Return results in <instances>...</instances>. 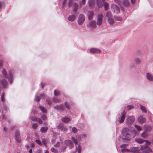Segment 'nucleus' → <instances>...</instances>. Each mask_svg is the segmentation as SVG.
I'll list each match as a JSON object with an SVG mask.
<instances>
[{
    "label": "nucleus",
    "instance_id": "nucleus-31",
    "mask_svg": "<svg viewBox=\"0 0 153 153\" xmlns=\"http://www.w3.org/2000/svg\"><path fill=\"white\" fill-rule=\"evenodd\" d=\"M89 5L91 7H93L94 5V2L93 0H90L88 1Z\"/></svg>",
    "mask_w": 153,
    "mask_h": 153
},
{
    "label": "nucleus",
    "instance_id": "nucleus-39",
    "mask_svg": "<svg viewBox=\"0 0 153 153\" xmlns=\"http://www.w3.org/2000/svg\"><path fill=\"white\" fill-rule=\"evenodd\" d=\"M72 131L74 133H76L78 131V129L76 128L73 127L72 128Z\"/></svg>",
    "mask_w": 153,
    "mask_h": 153
},
{
    "label": "nucleus",
    "instance_id": "nucleus-40",
    "mask_svg": "<svg viewBox=\"0 0 153 153\" xmlns=\"http://www.w3.org/2000/svg\"><path fill=\"white\" fill-rule=\"evenodd\" d=\"M114 18L115 20L118 21H120L122 20V18L120 17L116 16H114Z\"/></svg>",
    "mask_w": 153,
    "mask_h": 153
},
{
    "label": "nucleus",
    "instance_id": "nucleus-50",
    "mask_svg": "<svg viewBox=\"0 0 153 153\" xmlns=\"http://www.w3.org/2000/svg\"><path fill=\"white\" fill-rule=\"evenodd\" d=\"M46 103L47 105H50L51 104V101L49 99H48L46 101Z\"/></svg>",
    "mask_w": 153,
    "mask_h": 153
},
{
    "label": "nucleus",
    "instance_id": "nucleus-34",
    "mask_svg": "<svg viewBox=\"0 0 153 153\" xmlns=\"http://www.w3.org/2000/svg\"><path fill=\"white\" fill-rule=\"evenodd\" d=\"M140 108L143 112L144 113L146 112V108L144 106L140 105Z\"/></svg>",
    "mask_w": 153,
    "mask_h": 153
},
{
    "label": "nucleus",
    "instance_id": "nucleus-52",
    "mask_svg": "<svg viewBox=\"0 0 153 153\" xmlns=\"http://www.w3.org/2000/svg\"><path fill=\"white\" fill-rule=\"evenodd\" d=\"M31 119L33 121H36L37 120V118L36 117H31Z\"/></svg>",
    "mask_w": 153,
    "mask_h": 153
},
{
    "label": "nucleus",
    "instance_id": "nucleus-33",
    "mask_svg": "<svg viewBox=\"0 0 153 153\" xmlns=\"http://www.w3.org/2000/svg\"><path fill=\"white\" fill-rule=\"evenodd\" d=\"M115 3L121 6L123 4L121 0H114Z\"/></svg>",
    "mask_w": 153,
    "mask_h": 153
},
{
    "label": "nucleus",
    "instance_id": "nucleus-7",
    "mask_svg": "<svg viewBox=\"0 0 153 153\" xmlns=\"http://www.w3.org/2000/svg\"><path fill=\"white\" fill-rule=\"evenodd\" d=\"M111 9L112 10L116 13H118L120 12V9L119 7L115 4H112L111 5Z\"/></svg>",
    "mask_w": 153,
    "mask_h": 153
},
{
    "label": "nucleus",
    "instance_id": "nucleus-59",
    "mask_svg": "<svg viewBox=\"0 0 153 153\" xmlns=\"http://www.w3.org/2000/svg\"><path fill=\"white\" fill-rule=\"evenodd\" d=\"M35 146V144L33 143H32L30 145V146L31 147H33Z\"/></svg>",
    "mask_w": 153,
    "mask_h": 153
},
{
    "label": "nucleus",
    "instance_id": "nucleus-38",
    "mask_svg": "<svg viewBox=\"0 0 153 153\" xmlns=\"http://www.w3.org/2000/svg\"><path fill=\"white\" fill-rule=\"evenodd\" d=\"M151 127L150 126H146V127L145 128L146 130L148 131H150L151 130Z\"/></svg>",
    "mask_w": 153,
    "mask_h": 153
},
{
    "label": "nucleus",
    "instance_id": "nucleus-48",
    "mask_svg": "<svg viewBox=\"0 0 153 153\" xmlns=\"http://www.w3.org/2000/svg\"><path fill=\"white\" fill-rule=\"evenodd\" d=\"M40 97H39L38 96L36 95V96L35 98V100L37 101H39L40 100Z\"/></svg>",
    "mask_w": 153,
    "mask_h": 153
},
{
    "label": "nucleus",
    "instance_id": "nucleus-44",
    "mask_svg": "<svg viewBox=\"0 0 153 153\" xmlns=\"http://www.w3.org/2000/svg\"><path fill=\"white\" fill-rule=\"evenodd\" d=\"M61 130L64 132H66L67 131L68 129L67 127L63 126Z\"/></svg>",
    "mask_w": 153,
    "mask_h": 153
},
{
    "label": "nucleus",
    "instance_id": "nucleus-43",
    "mask_svg": "<svg viewBox=\"0 0 153 153\" xmlns=\"http://www.w3.org/2000/svg\"><path fill=\"white\" fill-rule=\"evenodd\" d=\"M127 109L128 110H130L134 108V107L131 105H129L127 106Z\"/></svg>",
    "mask_w": 153,
    "mask_h": 153
},
{
    "label": "nucleus",
    "instance_id": "nucleus-13",
    "mask_svg": "<svg viewBox=\"0 0 153 153\" xmlns=\"http://www.w3.org/2000/svg\"><path fill=\"white\" fill-rule=\"evenodd\" d=\"M65 143L70 147L73 148L74 147V145L73 143L70 140H67L65 141Z\"/></svg>",
    "mask_w": 153,
    "mask_h": 153
},
{
    "label": "nucleus",
    "instance_id": "nucleus-57",
    "mask_svg": "<svg viewBox=\"0 0 153 153\" xmlns=\"http://www.w3.org/2000/svg\"><path fill=\"white\" fill-rule=\"evenodd\" d=\"M97 4H98V7H101L102 6V5L101 4H99V1H98V0H97Z\"/></svg>",
    "mask_w": 153,
    "mask_h": 153
},
{
    "label": "nucleus",
    "instance_id": "nucleus-24",
    "mask_svg": "<svg viewBox=\"0 0 153 153\" xmlns=\"http://www.w3.org/2000/svg\"><path fill=\"white\" fill-rule=\"evenodd\" d=\"M78 5L76 3H75L74 4L73 6V10L74 12H76L78 9Z\"/></svg>",
    "mask_w": 153,
    "mask_h": 153
},
{
    "label": "nucleus",
    "instance_id": "nucleus-2",
    "mask_svg": "<svg viewBox=\"0 0 153 153\" xmlns=\"http://www.w3.org/2000/svg\"><path fill=\"white\" fill-rule=\"evenodd\" d=\"M80 137L79 136H76V137H72L71 139L76 145V152H78V153H81V148L79 145L77 144L78 142L80 140Z\"/></svg>",
    "mask_w": 153,
    "mask_h": 153
},
{
    "label": "nucleus",
    "instance_id": "nucleus-17",
    "mask_svg": "<svg viewBox=\"0 0 153 153\" xmlns=\"http://www.w3.org/2000/svg\"><path fill=\"white\" fill-rule=\"evenodd\" d=\"M88 19L90 20H92L94 16V13L92 11H88L87 13Z\"/></svg>",
    "mask_w": 153,
    "mask_h": 153
},
{
    "label": "nucleus",
    "instance_id": "nucleus-61",
    "mask_svg": "<svg viewBox=\"0 0 153 153\" xmlns=\"http://www.w3.org/2000/svg\"><path fill=\"white\" fill-rule=\"evenodd\" d=\"M41 84V87L42 88H43V86L44 85V83H43V82H42Z\"/></svg>",
    "mask_w": 153,
    "mask_h": 153
},
{
    "label": "nucleus",
    "instance_id": "nucleus-62",
    "mask_svg": "<svg viewBox=\"0 0 153 153\" xmlns=\"http://www.w3.org/2000/svg\"><path fill=\"white\" fill-rule=\"evenodd\" d=\"M131 2L132 3H134L135 2L136 0H131Z\"/></svg>",
    "mask_w": 153,
    "mask_h": 153
},
{
    "label": "nucleus",
    "instance_id": "nucleus-55",
    "mask_svg": "<svg viewBox=\"0 0 153 153\" xmlns=\"http://www.w3.org/2000/svg\"><path fill=\"white\" fill-rule=\"evenodd\" d=\"M53 101L55 102H58L59 101V99H57L56 98H54L53 99Z\"/></svg>",
    "mask_w": 153,
    "mask_h": 153
},
{
    "label": "nucleus",
    "instance_id": "nucleus-9",
    "mask_svg": "<svg viewBox=\"0 0 153 153\" xmlns=\"http://www.w3.org/2000/svg\"><path fill=\"white\" fill-rule=\"evenodd\" d=\"M135 141L137 143L141 144L142 143L144 142L147 145H149L150 143V142L148 141L147 140H143L141 139H136L135 140Z\"/></svg>",
    "mask_w": 153,
    "mask_h": 153
},
{
    "label": "nucleus",
    "instance_id": "nucleus-63",
    "mask_svg": "<svg viewBox=\"0 0 153 153\" xmlns=\"http://www.w3.org/2000/svg\"><path fill=\"white\" fill-rule=\"evenodd\" d=\"M85 0H82V3L83 4H85Z\"/></svg>",
    "mask_w": 153,
    "mask_h": 153
},
{
    "label": "nucleus",
    "instance_id": "nucleus-47",
    "mask_svg": "<svg viewBox=\"0 0 153 153\" xmlns=\"http://www.w3.org/2000/svg\"><path fill=\"white\" fill-rule=\"evenodd\" d=\"M4 96L5 95L4 93H3L1 95V100L3 101L5 100Z\"/></svg>",
    "mask_w": 153,
    "mask_h": 153
},
{
    "label": "nucleus",
    "instance_id": "nucleus-15",
    "mask_svg": "<svg viewBox=\"0 0 153 153\" xmlns=\"http://www.w3.org/2000/svg\"><path fill=\"white\" fill-rule=\"evenodd\" d=\"M90 52L92 53H101V51L97 48H91L90 49Z\"/></svg>",
    "mask_w": 153,
    "mask_h": 153
},
{
    "label": "nucleus",
    "instance_id": "nucleus-53",
    "mask_svg": "<svg viewBox=\"0 0 153 153\" xmlns=\"http://www.w3.org/2000/svg\"><path fill=\"white\" fill-rule=\"evenodd\" d=\"M42 119L45 121H46L47 120V118L45 115H43L42 117Z\"/></svg>",
    "mask_w": 153,
    "mask_h": 153
},
{
    "label": "nucleus",
    "instance_id": "nucleus-41",
    "mask_svg": "<svg viewBox=\"0 0 153 153\" xmlns=\"http://www.w3.org/2000/svg\"><path fill=\"white\" fill-rule=\"evenodd\" d=\"M63 126V124L62 123H60L59 125L58 126L57 128L58 129H62Z\"/></svg>",
    "mask_w": 153,
    "mask_h": 153
},
{
    "label": "nucleus",
    "instance_id": "nucleus-25",
    "mask_svg": "<svg viewBox=\"0 0 153 153\" xmlns=\"http://www.w3.org/2000/svg\"><path fill=\"white\" fill-rule=\"evenodd\" d=\"M1 83L4 87H5L7 84V81L5 79H3L1 80Z\"/></svg>",
    "mask_w": 153,
    "mask_h": 153
},
{
    "label": "nucleus",
    "instance_id": "nucleus-28",
    "mask_svg": "<svg viewBox=\"0 0 153 153\" xmlns=\"http://www.w3.org/2000/svg\"><path fill=\"white\" fill-rule=\"evenodd\" d=\"M112 15L110 11H107L106 13V16L108 18H112Z\"/></svg>",
    "mask_w": 153,
    "mask_h": 153
},
{
    "label": "nucleus",
    "instance_id": "nucleus-37",
    "mask_svg": "<svg viewBox=\"0 0 153 153\" xmlns=\"http://www.w3.org/2000/svg\"><path fill=\"white\" fill-rule=\"evenodd\" d=\"M64 107L65 108H67V109H68L69 107V104L67 102H65L64 105Z\"/></svg>",
    "mask_w": 153,
    "mask_h": 153
},
{
    "label": "nucleus",
    "instance_id": "nucleus-29",
    "mask_svg": "<svg viewBox=\"0 0 153 153\" xmlns=\"http://www.w3.org/2000/svg\"><path fill=\"white\" fill-rule=\"evenodd\" d=\"M103 4L105 10H107L108 8V4L107 2H104V3H103Z\"/></svg>",
    "mask_w": 153,
    "mask_h": 153
},
{
    "label": "nucleus",
    "instance_id": "nucleus-4",
    "mask_svg": "<svg viewBox=\"0 0 153 153\" xmlns=\"http://www.w3.org/2000/svg\"><path fill=\"white\" fill-rule=\"evenodd\" d=\"M73 2V0H70L68 2L65 0L63 2L62 7L63 8H69L72 4Z\"/></svg>",
    "mask_w": 153,
    "mask_h": 153
},
{
    "label": "nucleus",
    "instance_id": "nucleus-11",
    "mask_svg": "<svg viewBox=\"0 0 153 153\" xmlns=\"http://www.w3.org/2000/svg\"><path fill=\"white\" fill-rule=\"evenodd\" d=\"M146 78L148 80L151 82H153V75L149 72L147 73L146 74Z\"/></svg>",
    "mask_w": 153,
    "mask_h": 153
},
{
    "label": "nucleus",
    "instance_id": "nucleus-64",
    "mask_svg": "<svg viewBox=\"0 0 153 153\" xmlns=\"http://www.w3.org/2000/svg\"><path fill=\"white\" fill-rule=\"evenodd\" d=\"M45 153H49V152L48 150H46L45 151Z\"/></svg>",
    "mask_w": 153,
    "mask_h": 153
},
{
    "label": "nucleus",
    "instance_id": "nucleus-1",
    "mask_svg": "<svg viewBox=\"0 0 153 153\" xmlns=\"http://www.w3.org/2000/svg\"><path fill=\"white\" fill-rule=\"evenodd\" d=\"M122 134L123 136L130 139L134 138L136 135V133H134L133 135H132L129 128H127L123 129Z\"/></svg>",
    "mask_w": 153,
    "mask_h": 153
},
{
    "label": "nucleus",
    "instance_id": "nucleus-21",
    "mask_svg": "<svg viewBox=\"0 0 153 153\" xmlns=\"http://www.w3.org/2000/svg\"><path fill=\"white\" fill-rule=\"evenodd\" d=\"M48 129V127L47 126H45L42 127L40 130L41 132L42 133L46 132Z\"/></svg>",
    "mask_w": 153,
    "mask_h": 153
},
{
    "label": "nucleus",
    "instance_id": "nucleus-32",
    "mask_svg": "<svg viewBox=\"0 0 153 153\" xmlns=\"http://www.w3.org/2000/svg\"><path fill=\"white\" fill-rule=\"evenodd\" d=\"M54 94L56 96H59L60 95V92L57 90L54 91Z\"/></svg>",
    "mask_w": 153,
    "mask_h": 153
},
{
    "label": "nucleus",
    "instance_id": "nucleus-27",
    "mask_svg": "<svg viewBox=\"0 0 153 153\" xmlns=\"http://www.w3.org/2000/svg\"><path fill=\"white\" fill-rule=\"evenodd\" d=\"M62 121L64 122L68 123L70 121V119L68 117H64L62 119Z\"/></svg>",
    "mask_w": 153,
    "mask_h": 153
},
{
    "label": "nucleus",
    "instance_id": "nucleus-14",
    "mask_svg": "<svg viewBox=\"0 0 153 153\" xmlns=\"http://www.w3.org/2000/svg\"><path fill=\"white\" fill-rule=\"evenodd\" d=\"M130 152H137L139 151V149L137 147H133L130 148Z\"/></svg>",
    "mask_w": 153,
    "mask_h": 153
},
{
    "label": "nucleus",
    "instance_id": "nucleus-22",
    "mask_svg": "<svg viewBox=\"0 0 153 153\" xmlns=\"http://www.w3.org/2000/svg\"><path fill=\"white\" fill-rule=\"evenodd\" d=\"M125 114L126 112L125 111H124L123 112L122 114V115L121 117V119L120 121V123H121L123 122L125 119Z\"/></svg>",
    "mask_w": 153,
    "mask_h": 153
},
{
    "label": "nucleus",
    "instance_id": "nucleus-5",
    "mask_svg": "<svg viewBox=\"0 0 153 153\" xmlns=\"http://www.w3.org/2000/svg\"><path fill=\"white\" fill-rule=\"evenodd\" d=\"M85 16L83 14L79 15L78 19V24L79 25H82L85 20Z\"/></svg>",
    "mask_w": 153,
    "mask_h": 153
},
{
    "label": "nucleus",
    "instance_id": "nucleus-60",
    "mask_svg": "<svg viewBox=\"0 0 153 153\" xmlns=\"http://www.w3.org/2000/svg\"><path fill=\"white\" fill-rule=\"evenodd\" d=\"M32 112L34 114H36V112H37V111H36L35 110H33V111H32Z\"/></svg>",
    "mask_w": 153,
    "mask_h": 153
},
{
    "label": "nucleus",
    "instance_id": "nucleus-18",
    "mask_svg": "<svg viewBox=\"0 0 153 153\" xmlns=\"http://www.w3.org/2000/svg\"><path fill=\"white\" fill-rule=\"evenodd\" d=\"M76 18V16L74 15H72L69 16L68 18V20L71 22L74 21Z\"/></svg>",
    "mask_w": 153,
    "mask_h": 153
},
{
    "label": "nucleus",
    "instance_id": "nucleus-54",
    "mask_svg": "<svg viewBox=\"0 0 153 153\" xmlns=\"http://www.w3.org/2000/svg\"><path fill=\"white\" fill-rule=\"evenodd\" d=\"M36 142L39 145H41L42 143L41 142L38 140H36Z\"/></svg>",
    "mask_w": 153,
    "mask_h": 153
},
{
    "label": "nucleus",
    "instance_id": "nucleus-19",
    "mask_svg": "<svg viewBox=\"0 0 153 153\" xmlns=\"http://www.w3.org/2000/svg\"><path fill=\"white\" fill-rule=\"evenodd\" d=\"M138 120L139 122L141 123L142 124H143L146 121V119L141 116H140L138 117Z\"/></svg>",
    "mask_w": 153,
    "mask_h": 153
},
{
    "label": "nucleus",
    "instance_id": "nucleus-8",
    "mask_svg": "<svg viewBox=\"0 0 153 153\" xmlns=\"http://www.w3.org/2000/svg\"><path fill=\"white\" fill-rule=\"evenodd\" d=\"M103 18V16L102 14H100L98 16V18L97 21V24L98 25H101Z\"/></svg>",
    "mask_w": 153,
    "mask_h": 153
},
{
    "label": "nucleus",
    "instance_id": "nucleus-46",
    "mask_svg": "<svg viewBox=\"0 0 153 153\" xmlns=\"http://www.w3.org/2000/svg\"><path fill=\"white\" fill-rule=\"evenodd\" d=\"M135 127L139 131H140L141 130V128L139 126L135 125Z\"/></svg>",
    "mask_w": 153,
    "mask_h": 153
},
{
    "label": "nucleus",
    "instance_id": "nucleus-3",
    "mask_svg": "<svg viewBox=\"0 0 153 153\" xmlns=\"http://www.w3.org/2000/svg\"><path fill=\"white\" fill-rule=\"evenodd\" d=\"M2 73L3 74L5 77H7L8 78L10 82H12L13 76L12 74V73L10 71L9 74L8 76L7 75L6 71L5 69H3Z\"/></svg>",
    "mask_w": 153,
    "mask_h": 153
},
{
    "label": "nucleus",
    "instance_id": "nucleus-42",
    "mask_svg": "<svg viewBox=\"0 0 153 153\" xmlns=\"http://www.w3.org/2000/svg\"><path fill=\"white\" fill-rule=\"evenodd\" d=\"M66 149V146H62L60 148L59 150L60 151L62 152L65 150Z\"/></svg>",
    "mask_w": 153,
    "mask_h": 153
},
{
    "label": "nucleus",
    "instance_id": "nucleus-51",
    "mask_svg": "<svg viewBox=\"0 0 153 153\" xmlns=\"http://www.w3.org/2000/svg\"><path fill=\"white\" fill-rule=\"evenodd\" d=\"M3 65V61L1 59H0V67H2Z\"/></svg>",
    "mask_w": 153,
    "mask_h": 153
},
{
    "label": "nucleus",
    "instance_id": "nucleus-49",
    "mask_svg": "<svg viewBox=\"0 0 153 153\" xmlns=\"http://www.w3.org/2000/svg\"><path fill=\"white\" fill-rule=\"evenodd\" d=\"M38 127V125L36 123H35L32 125V127L33 128L36 129Z\"/></svg>",
    "mask_w": 153,
    "mask_h": 153
},
{
    "label": "nucleus",
    "instance_id": "nucleus-26",
    "mask_svg": "<svg viewBox=\"0 0 153 153\" xmlns=\"http://www.w3.org/2000/svg\"><path fill=\"white\" fill-rule=\"evenodd\" d=\"M134 62L136 64H139L141 63V60L139 58L136 57L134 59Z\"/></svg>",
    "mask_w": 153,
    "mask_h": 153
},
{
    "label": "nucleus",
    "instance_id": "nucleus-36",
    "mask_svg": "<svg viewBox=\"0 0 153 153\" xmlns=\"http://www.w3.org/2000/svg\"><path fill=\"white\" fill-rule=\"evenodd\" d=\"M40 109L43 112L45 113L46 112V110L44 107L42 106H40L39 107Z\"/></svg>",
    "mask_w": 153,
    "mask_h": 153
},
{
    "label": "nucleus",
    "instance_id": "nucleus-56",
    "mask_svg": "<svg viewBox=\"0 0 153 153\" xmlns=\"http://www.w3.org/2000/svg\"><path fill=\"white\" fill-rule=\"evenodd\" d=\"M37 120L39 123H40V124H42V120H41L40 119H38Z\"/></svg>",
    "mask_w": 153,
    "mask_h": 153
},
{
    "label": "nucleus",
    "instance_id": "nucleus-23",
    "mask_svg": "<svg viewBox=\"0 0 153 153\" xmlns=\"http://www.w3.org/2000/svg\"><path fill=\"white\" fill-rule=\"evenodd\" d=\"M122 3L125 6H128L129 5V2L128 0H123Z\"/></svg>",
    "mask_w": 153,
    "mask_h": 153
},
{
    "label": "nucleus",
    "instance_id": "nucleus-20",
    "mask_svg": "<svg viewBox=\"0 0 153 153\" xmlns=\"http://www.w3.org/2000/svg\"><path fill=\"white\" fill-rule=\"evenodd\" d=\"M107 21L108 24L111 25H112L115 24L113 19L111 18H108Z\"/></svg>",
    "mask_w": 153,
    "mask_h": 153
},
{
    "label": "nucleus",
    "instance_id": "nucleus-30",
    "mask_svg": "<svg viewBox=\"0 0 153 153\" xmlns=\"http://www.w3.org/2000/svg\"><path fill=\"white\" fill-rule=\"evenodd\" d=\"M148 136V134L147 132H144L141 134V136L144 138H146Z\"/></svg>",
    "mask_w": 153,
    "mask_h": 153
},
{
    "label": "nucleus",
    "instance_id": "nucleus-16",
    "mask_svg": "<svg viewBox=\"0 0 153 153\" xmlns=\"http://www.w3.org/2000/svg\"><path fill=\"white\" fill-rule=\"evenodd\" d=\"M15 139L17 142H19L21 141L19 133L18 131H16V132Z\"/></svg>",
    "mask_w": 153,
    "mask_h": 153
},
{
    "label": "nucleus",
    "instance_id": "nucleus-6",
    "mask_svg": "<svg viewBox=\"0 0 153 153\" xmlns=\"http://www.w3.org/2000/svg\"><path fill=\"white\" fill-rule=\"evenodd\" d=\"M135 120V118L133 116H131L128 117L126 120V123L128 125H130L133 123Z\"/></svg>",
    "mask_w": 153,
    "mask_h": 153
},
{
    "label": "nucleus",
    "instance_id": "nucleus-12",
    "mask_svg": "<svg viewBox=\"0 0 153 153\" xmlns=\"http://www.w3.org/2000/svg\"><path fill=\"white\" fill-rule=\"evenodd\" d=\"M96 26V22L94 21H92L87 25V27L90 29H92Z\"/></svg>",
    "mask_w": 153,
    "mask_h": 153
},
{
    "label": "nucleus",
    "instance_id": "nucleus-10",
    "mask_svg": "<svg viewBox=\"0 0 153 153\" xmlns=\"http://www.w3.org/2000/svg\"><path fill=\"white\" fill-rule=\"evenodd\" d=\"M127 146V145L126 144H123L120 146V147L122 149L121 150V152H130V150L129 149L126 148V147Z\"/></svg>",
    "mask_w": 153,
    "mask_h": 153
},
{
    "label": "nucleus",
    "instance_id": "nucleus-58",
    "mask_svg": "<svg viewBox=\"0 0 153 153\" xmlns=\"http://www.w3.org/2000/svg\"><path fill=\"white\" fill-rule=\"evenodd\" d=\"M42 142L45 145L46 144V140L45 139H43L42 140Z\"/></svg>",
    "mask_w": 153,
    "mask_h": 153
},
{
    "label": "nucleus",
    "instance_id": "nucleus-45",
    "mask_svg": "<svg viewBox=\"0 0 153 153\" xmlns=\"http://www.w3.org/2000/svg\"><path fill=\"white\" fill-rule=\"evenodd\" d=\"M54 146L56 147H59L60 146V143L59 142H57V143L54 144Z\"/></svg>",
    "mask_w": 153,
    "mask_h": 153
},
{
    "label": "nucleus",
    "instance_id": "nucleus-35",
    "mask_svg": "<svg viewBox=\"0 0 153 153\" xmlns=\"http://www.w3.org/2000/svg\"><path fill=\"white\" fill-rule=\"evenodd\" d=\"M51 151L52 152H54V153H58V150L53 147L51 148Z\"/></svg>",
    "mask_w": 153,
    "mask_h": 153
}]
</instances>
